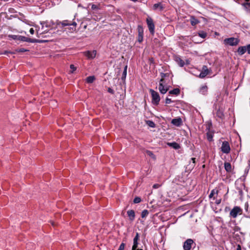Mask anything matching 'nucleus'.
Here are the masks:
<instances>
[{"instance_id": "f257e3e1", "label": "nucleus", "mask_w": 250, "mask_h": 250, "mask_svg": "<svg viewBox=\"0 0 250 250\" xmlns=\"http://www.w3.org/2000/svg\"><path fill=\"white\" fill-rule=\"evenodd\" d=\"M11 37L12 39L15 40H19L21 41L22 42H32V43H35V42H45L46 41H40L37 39H31L29 38H27L24 36H22L20 35H11Z\"/></svg>"}, {"instance_id": "f03ea898", "label": "nucleus", "mask_w": 250, "mask_h": 250, "mask_svg": "<svg viewBox=\"0 0 250 250\" xmlns=\"http://www.w3.org/2000/svg\"><path fill=\"white\" fill-rule=\"evenodd\" d=\"M149 92L151 95L152 104L155 105H158L160 101V97L158 93L152 89L149 90Z\"/></svg>"}, {"instance_id": "7ed1b4c3", "label": "nucleus", "mask_w": 250, "mask_h": 250, "mask_svg": "<svg viewBox=\"0 0 250 250\" xmlns=\"http://www.w3.org/2000/svg\"><path fill=\"white\" fill-rule=\"evenodd\" d=\"M57 24L58 25L61 24L62 27L66 26H73V27H71V28L73 29L74 28H75V27L77 25V23L76 21H74V20L72 21L64 20L62 21H57Z\"/></svg>"}, {"instance_id": "20e7f679", "label": "nucleus", "mask_w": 250, "mask_h": 250, "mask_svg": "<svg viewBox=\"0 0 250 250\" xmlns=\"http://www.w3.org/2000/svg\"><path fill=\"white\" fill-rule=\"evenodd\" d=\"M242 209L238 206L234 207L230 211L229 215L233 218H236L238 214L241 215L242 214Z\"/></svg>"}, {"instance_id": "39448f33", "label": "nucleus", "mask_w": 250, "mask_h": 250, "mask_svg": "<svg viewBox=\"0 0 250 250\" xmlns=\"http://www.w3.org/2000/svg\"><path fill=\"white\" fill-rule=\"evenodd\" d=\"M239 40L237 38L231 37L229 38L225 39L224 40V43L227 45H229L230 46H235L238 44Z\"/></svg>"}, {"instance_id": "423d86ee", "label": "nucleus", "mask_w": 250, "mask_h": 250, "mask_svg": "<svg viewBox=\"0 0 250 250\" xmlns=\"http://www.w3.org/2000/svg\"><path fill=\"white\" fill-rule=\"evenodd\" d=\"M146 23L150 34L152 35H154L155 33V25L153 20L151 18L148 17L146 19Z\"/></svg>"}, {"instance_id": "0eeeda50", "label": "nucleus", "mask_w": 250, "mask_h": 250, "mask_svg": "<svg viewBox=\"0 0 250 250\" xmlns=\"http://www.w3.org/2000/svg\"><path fill=\"white\" fill-rule=\"evenodd\" d=\"M221 149L222 152L224 153L228 154L230 152V147L228 141H224L222 143Z\"/></svg>"}, {"instance_id": "6e6552de", "label": "nucleus", "mask_w": 250, "mask_h": 250, "mask_svg": "<svg viewBox=\"0 0 250 250\" xmlns=\"http://www.w3.org/2000/svg\"><path fill=\"white\" fill-rule=\"evenodd\" d=\"M194 243V241L192 239H188L184 243L183 249L184 250H190L192 245Z\"/></svg>"}, {"instance_id": "1a4fd4ad", "label": "nucleus", "mask_w": 250, "mask_h": 250, "mask_svg": "<svg viewBox=\"0 0 250 250\" xmlns=\"http://www.w3.org/2000/svg\"><path fill=\"white\" fill-rule=\"evenodd\" d=\"M137 30L138 32V41L141 42L143 40L144 29L142 25H138Z\"/></svg>"}, {"instance_id": "9d476101", "label": "nucleus", "mask_w": 250, "mask_h": 250, "mask_svg": "<svg viewBox=\"0 0 250 250\" xmlns=\"http://www.w3.org/2000/svg\"><path fill=\"white\" fill-rule=\"evenodd\" d=\"M139 239V234L138 232L136 233V235L133 239V245L132 250H143L142 249H137L138 245V240Z\"/></svg>"}, {"instance_id": "9b49d317", "label": "nucleus", "mask_w": 250, "mask_h": 250, "mask_svg": "<svg viewBox=\"0 0 250 250\" xmlns=\"http://www.w3.org/2000/svg\"><path fill=\"white\" fill-rule=\"evenodd\" d=\"M83 55L88 59H94L96 55L97 52L96 50L86 51L83 52Z\"/></svg>"}, {"instance_id": "f8f14e48", "label": "nucleus", "mask_w": 250, "mask_h": 250, "mask_svg": "<svg viewBox=\"0 0 250 250\" xmlns=\"http://www.w3.org/2000/svg\"><path fill=\"white\" fill-rule=\"evenodd\" d=\"M209 73V70L206 65H204L202 67V70L199 74V77L201 78H205Z\"/></svg>"}, {"instance_id": "ddd939ff", "label": "nucleus", "mask_w": 250, "mask_h": 250, "mask_svg": "<svg viewBox=\"0 0 250 250\" xmlns=\"http://www.w3.org/2000/svg\"><path fill=\"white\" fill-rule=\"evenodd\" d=\"M164 7V5L162 2L155 3L153 5V9L158 11H162Z\"/></svg>"}, {"instance_id": "4468645a", "label": "nucleus", "mask_w": 250, "mask_h": 250, "mask_svg": "<svg viewBox=\"0 0 250 250\" xmlns=\"http://www.w3.org/2000/svg\"><path fill=\"white\" fill-rule=\"evenodd\" d=\"M163 82H160L159 84V90L161 93L165 94L168 91V88L165 86L163 83Z\"/></svg>"}, {"instance_id": "2eb2a0df", "label": "nucleus", "mask_w": 250, "mask_h": 250, "mask_svg": "<svg viewBox=\"0 0 250 250\" xmlns=\"http://www.w3.org/2000/svg\"><path fill=\"white\" fill-rule=\"evenodd\" d=\"M171 123L176 126H180L182 125V121L180 118H175L172 120Z\"/></svg>"}, {"instance_id": "dca6fc26", "label": "nucleus", "mask_w": 250, "mask_h": 250, "mask_svg": "<svg viewBox=\"0 0 250 250\" xmlns=\"http://www.w3.org/2000/svg\"><path fill=\"white\" fill-rule=\"evenodd\" d=\"M127 214L129 218V220L131 221H132L134 220L135 217V211L131 209V210H128L127 211Z\"/></svg>"}, {"instance_id": "f3484780", "label": "nucleus", "mask_w": 250, "mask_h": 250, "mask_svg": "<svg viewBox=\"0 0 250 250\" xmlns=\"http://www.w3.org/2000/svg\"><path fill=\"white\" fill-rule=\"evenodd\" d=\"M246 51H247V46H240L237 49V52L240 55H243Z\"/></svg>"}, {"instance_id": "a211bd4d", "label": "nucleus", "mask_w": 250, "mask_h": 250, "mask_svg": "<svg viewBox=\"0 0 250 250\" xmlns=\"http://www.w3.org/2000/svg\"><path fill=\"white\" fill-rule=\"evenodd\" d=\"M167 145L168 146H169L175 149H178L180 148V145L176 142L167 143Z\"/></svg>"}, {"instance_id": "6ab92c4d", "label": "nucleus", "mask_w": 250, "mask_h": 250, "mask_svg": "<svg viewBox=\"0 0 250 250\" xmlns=\"http://www.w3.org/2000/svg\"><path fill=\"white\" fill-rule=\"evenodd\" d=\"M175 61L181 67H183L185 65L184 61L179 57H176L175 58Z\"/></svg>"}, {"instance_id": "aec40b11", "label": "nucleus", "mask_w": 250, "mask_h": 250, "mask_svg": "<svg viewBox=\"0 0 250 250\" xmlns=\"http://www.w3.org/2000/svg\"><path fill=\"white\" fill-rule=\"evenodd\" d=\"M225 169L228 172H230L232 170L231 165L230 163L225 162L224 163Z\"/></svg>"}, {"instance_id": "412c9836", "label": "nucleus", "mask_w": 250, "mask_h": 250, "mask_svg": "<svg viewBox=\"0 0 250 250\" xmlns=\"http://www.w3.org/2000/svg\"><path fill=\"white\" fill-rule=\"evenodd\" d=\"M208 86L207 85H203L200 88V93L203 95H206L208 93Z\"/></svg>"}, {"instance_id": "4be33fe9", "label": "nucleus", "mask_w": 250, "mask_h": 250, "mask_svg": "<svg viewBox=\"0 0 250 250\" xmlns=\"http://www.w3.org/2000/svg\"><path fill=\"white\" fill-rule=\"evenodd\" d=\"M207 134V138L209 142H211L213 141V133L210 131L209 129L208 128V131L206 133Z\"/></svg>"}, {"instance_id": "5701e85b", "label": "nucleus", "mask_w": 250, "mask_h": 250, "mask_svg": "<svg viewBox=\"0 0 250 250\" xmlns=\"http://www.w3.org/2000/svg\"><path fill=\"white\" fill-rule=\"evenodd\" d=\"M180 90L179 88H174L169 91L168 93L170 95H178L180 94Z\"/></svg>"}, {"instance_id": "b1692460", "label": "nucleus", "mask_w": 250, "mask_h": 250, "mask_svg": "<svg viewBox=\"0 0 250 250\" xmlns=\"http://www.w3.org/2000/svg\"><path fill=\"white\" fill-rule=\"evenodd\" d=\"M190 21L192 26H195L200 22V21L196 19L195 17H191Z\"/></svg>"}, {"instance_id": "393cba45", "label": "nucleus", "mask_w": 250, "mask_h": 250, "mask_svg": "<svg viewBox=\"0 0 250 250\" xmlns=\"http://www.w3.org/2000/svg\"><path fill=\"white\" fill-rule=\"evenodd\" d=\"M95 80L94 76H88L86 79V82L88 83H92Z\"/></svg>"}, {"instance_id": "a878e982", "label": "nucleus", "mask_w": 250, "mask_h": 250, "mask_svg": "<svg viewBox=\"0 0 250 250\" xmlns=\"http://www.w3.org/2000/svg\"><path fill=\"white\" fill-rule=\"evenodd\" d=\"M127 65H125V67H124V71H123V72L122 73V77H121V79L123 81H124L125 79V78H126V74H127Z\"/></svg>"}, {"instance_id": "bb28decb", "label": "nucleus", "mask_w": 250, "mask_h": 250, "mask_svg": "<svg viewBox=\"0 0 250 250\" xmlns=\"http://www.w3.org/2000/svg\"><path fill=\"white\" fill-rule=\"evenodd\" d=\"M218 193V190L216 189H213L211 191L210 193L209 194L208 197L209 198H211L213 197L214 194L217 195Z\"/></svg>"}, {"instance_id": "cd10ccee", "label": "nucleus", "mask_w": 250, "mask_h": 250, "mask_svg": "<svg viewBox=\"0 0 250 250\" xmlns=\"http://www.w3.org/2000/svg\"><path fill=\"white\" fill-rule=\"evenodd\" d=\"M146 124L151 127H155L156 125L154 122L151 120L146 121Z\"/></svg>"}, {"instance_id": "c85d7f7f", "label": "nucleus", "mask_w": 250, "mask_h": 250, "mask_svg": "<svg viewBox=\"0 0 250 250\" xmlns=\"http://www.w3.org/2000/svg\"><path fill=\"white\" fill-rule=\"evenodd\" d=\"M148 214V211L146 209H144L142 211L141 217L145 218Z\"/></svg>"}, {"instance_id": "c756f323", "label": "nucleus", "mask_w": 250, "mask_h": 250, "mask_svg": "<svg viewBox=\"0 0 250 250\" xmlns=\"http://www.w3.org/2000/svg\"><path fill=\"white\" fill-rule=\"evenodd\" d=\"M168 75V73H162V72L161 73L160 76L161 77V79L160 80V82H164V78L166 77V76H167Z\"/></svg>"}, {"instance_id": "7c9ffc66", "label": "nucleus", "mask_w": 250, "mask_h": 250, "mask_svg": "<svg viewBox=\"0 0 250 250\" xmlns=\"http://www.w3.org/2000/svg\"><path fill=\"white\" fill-rule=\"evenodd\" d=\"M146 153L147 154V155L149 156L150 157L153 158L154 159H155V158H156L155 156L152 151H151L150 150H146Z\"/></svg>"}, {"instance_id": "2f4dec72", "label": "nucleus", "mask_w": 250, "mask_h": 250, "mask_svg": "<svg viewBox=\"0 0 250 250\" xmlns=\"http://www.w3.org/2000/svg\"><path fill=\"white\" fill-rule=\"evenodd\" d=\"M100 9L99 5L92 4L91 9L94 11H97Z\"/></svg>"}, {"instance_id": "473e14b6", "label": "nucleus", "mask_w": 250, "mask_h": 250, "mask_svg": "<svg viewBox=\"0 0 250 250\" xmlns=\"http://www.w3.org/2000/svg\"><path fill=\"white\" fill-rule=\"evenodd\" d=\"M198 35L200 37L203 39L205 38L207 36V33L204 31H201L199 32Z\"/></svg>"}, {"instance_id": "72a5a7b5", "label": "nucleus", "mask_w": 250, "mask_h": 250, "mask_svg": "<svg viewBox=\"0 0 250 250\" xmlns=\"http://www.w3.org/2000/svg\"><path fill=\"white\" fill-rule=\"evenodd\" d=\"M243 5L247 10L250 11V3H244Z\"/></svg>"}, {"instance_id": "f704fd0d", "label": "nucleus", "mask_w": 250, "mask_h": 250, "mask_svg": "<svg viewBox=\"0 0 250 250\" xmlns=\"http://www.w3.org/2000/svg\"><path fill=\"white\" fill-rule=\"evenodd\" d=\"M141 201V199L140 197H136L133 200L134 203L137 204L139 203Z\"/></svg>"}, {"instance_id": "c9c22d12", "label": "nucleus", "mask_w": 250, "mask_h": 250, "mask_svg": "<svg viewBox=\"0 0 250 250\" xmlns=\"http://www.w3.org/2000/svg\"><path fill=\"white\" fill-rule=\"evenodd\" d=\"M70 68L71 70L70 71L71 73H73L74 71L76 70L77 68L76 67H75L74 64H71L70 66Z\"/></svg>"}, {"instance_id": "e433bc0d", "label": "nucleus", "mask_w": 250, "mask_h": 250, "mask_svg": "<svg viewBox=\"0 0 250 250\" xmlns=\"http://www.w3.org/2000/svg\"><path fill=\"white\" fill-rule=\"evenodd\" d=\"M173 101L171 100V99L170 98H168V97H167L166 99V100H165V103L166 104H169L171 103H172Z\"/></svg>"}, {"instance_id": "4c0bfd02", "label": "nucleus", "mask_w": 250, "mask_h": 250, "mask_svg": "<svg viewBox=\"0 0 250 250\" xmlns=\"http://www.w3.org/2000/svg\"><path fill=\"white\" fill-rule=\"evenodd\" d=\"M249 206L248 203L247 202L245 204V209L246 212H250V210H249Z\"/></svg>"}, {"instance_id": "58836bf2", "label": "nucleus", "mask_w": 250, "mask_h": 250, "mask_svg": "<svg viewBox=\"0 0 250 250\" xmlns=\"http://www.w3.org/2000/svg\"><path fill=\"white\" fill-rule=\"evenodd\" d=\"M28 51V50L25 49L24 48H20L16 50V51L18 52H24Z\"/></svg>"}, {"instance_id": "ea45409f", "label": "nucleus", "mask_w": 250, "mask_h": 250, "mask_svg": "<svg viewBox=\"0 0 250 250\" xmlns=\"http://www.w3.org/2000/svg\"><path fill=\"white\" fill-rule=\"evenodd\" d=\"M125 244L123 243H121L118 250H124L125 249Z\"/></svg>"}, {"instance_id": "a19ab883", "label": "nucleus", "mask_w": 250, "mask_h": 250, "mask_svg": "<svg viewBox=\"0 0 250 250\" xmlns=\"http://www.w3.org/2000/svg\"><path fill=\"white\" fill-rule=\"evenodd\" d=\"M107 91H108L109 93H111V94H113L114 93V90H113L111 88H110V87H109V88H108V89H107Z\"/></svg>"}, {"instance_id": "79ce46f5", "label": "nucleus", "mask_w": 250, "mask_h": 250, "mask_svg": "<svg viewBox=\"0 0 250 250\" xmlns=\"http://www.w3.org/2000/svg\"><path fill=\"white\" fill-rule=\"evenodd\" d=\"M160 186H161L160 185H159L158 184H156L153 185V188H158L159 187H160Z\"/></svg>"}, {"instance_id": "37998d69", "label": "nucleus", "mask_w": 250, "mask_h": 250, "mask_svg": "<svg viewBox=\"0 0 250 250\" xmlns=\"http://www.w3.org/2000/svg\"><path fill=\"white\" fill-rule=\"evenodd\" d=\"M247 50L248 54H250V44L247 45Z\"/></svg>"}, {"instance_id": "c03bdc74", "label": "nucleus", "mask_w": 250, "mask_h": 250, "mask_svg": "<svg viewBox=\"0 0 250 250\" xmlns=\"http://www.w3.org/2000/svg\"><path fill=\"white\" fill-rule=\"evenodd\" d=\"M221 202V199H217V200H216L215 203L217 205H219V204H220Z\"/></svg>"}, {"instance_id": "a18cd8bd", "label": "nucleus", "mask_w": 250, "mask_h": 250, "mask_svg": "<svg viewBox=\"0 0 250 250\" xmlns=\"http://www.w3.org/2000/svg\"><path fill=\"white\" fill-rule=\"evenodd\" d=\"M34 30L33 28H30V30H29V32L31 34H34Z\"/></svg>"}, {"instance_id": "49530a36", "label": "nucleus", "mask_w": 250, "mask_h": 250, "mask_svg": "<svg viewBox=\"0 0 250 250\" xmlns=\"http://www.w3.org/2000/svg\"><path fill=\"white\" fill-rule=\"evenodd\" d=\"M191 161H192V163L193 164V166H194L195 162H196V158H192L191 159Z\"/></svg>"}, {"instance_id": "de8ad7c7", "label": "nucleus", "mask_w": 250, "mask_h": 250, "mask_svg": "<svg viewBox=\"0 0 250 250\" xmlns=\"http://www.w3.org/2000/svg\"><path fill=\"white\" fill-rule=\"evenodd\" d=\"M235 250H241V247L240 245H238L237 246V248H236V249Z\"/></svg>"}, {"instance_id": "09e8293b", "label": "nucleus", "mask_w": 250, "mask_h": 250, "mask_svg": "<svg viewBox=\"0 0 250 250\" xmlns=\"http://www.w3.org/2000/svg\"><path fill=\"white\" fill-rule=\"evenodd\" d=\"M8 53L12 54L13 53H12V52H8V51H5V52H4V53H3V54H7Z\"/></svg>"}, {"instance_id": "8fccbe9b", "label": "nucleus", "mask_w": 250, "mask_h": 250, "mask_svg": "<svg viewBox=\"0 0 250 250\" xmlns=\"http://www.w3.org/2000/svg\"><path fill=\"white\" fill-rule=\"evenodd\" d=\"M236 2H238L239 0H234Z\"/></svg>"}, {"instance_id": "3c124183", "label": "nucleus", "mask_w": 250, "mask_h": 250, "mask_svg": "<svg viewBox=\"0 0 250 250\" xmlns=\"http://www.w3.org/2000/svg\"><path fill=\"white\" fill-rule=\"evenodd\" d=\"M247 2H248L250 1V0H245Z\"/></svg>"}]
</instances>
